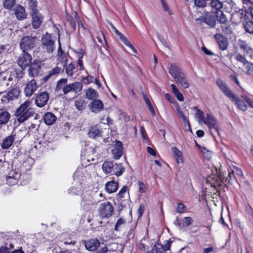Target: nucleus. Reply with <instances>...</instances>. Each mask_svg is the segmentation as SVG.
<instances>
[{
	"label": "nucleus",
	"instance_id": "1",
	"mask_svg": "<svg viewBox=\"0 0 253 253\" xmlns=\"http://www.w3.org/2000/svg\"><path fill=\"white\" fill-rule=\"evenodd\" d=\"M31 101L26 100L15 111V115L17 117L18 121L21 123L33 116L34 112L30 107Z\"/></svg>",
	"mask_w": 253,
	"mask_h": 253
},
{
	"label": "nucleus",
	"instance_id": "2",
	"mask_svg": "<svg viewBox=\"0 0 253 253\" xmlns=\"http://www.w3.org/2000/svg\"><path fill=\"white\" fill-rule=\"evenodd\" d=\"M56 38L52 36L51 34L46 33L44 35L41 39L42 49L45 53L51 54L55 49Z\"/></svg>",
	"mask_w": 253,
	"mask_h": 253
},
{
	"label": "nucleus",
	"instance_id": "3",
	"mask_svg": "<svg viewBox=\"0 0 253 253\" xmlns=\"http://www.w3.org/2000/svg\"><path fill=\"white\" fill-rule=\"evenodd\" d=\"M37 38L29 36H24L20 42L19 46L23 52H27L34 48L36 45Z\"/></svg>",
	"mask_w": 253,
	"mask_h": 253
},
{
	"label": "nucleus",
	"instance_id": "4",
	"mask_svg": "<svg viewBox=\"0 0 253 253\" xmlns=\"http://www.w3.org/2000/svg\"><path fill=\"white\" fill-rule=\"evenodd\" d=\"M20 93L17 88H12L5 92H0V101L1 103L6 104L10 101L16 99Z\"/></svg>",
	"mask_w": 253,
	"mask_h": 253
},
{
	"label": "nucleus",
	"instance_id": "5",
	"mask_svg": "<svg viewBox=\"0 0 253 253\" xmlns=\"http://www.w3.org/2000/svg\"><path fill=\"white\" fill-rule=\"evenodd\" d=\"M98 210L102 218H108L112 215L114 208L110 202H106L99 205Z\"/></svg>",
	"mask_w": 253,
	"mask_h": 253
},
{
	"label": "nucleus",
	"instance_id": "6",
	"mask_svg": "<svg viewBox=\"0 0 253 253\" xmlns=\"http://www.w3.org/2000/svg\"><path fill=\"white\" fill-rule=\"evenodd\" d=\"M196 21L198 22V23L204 22L211 27H214L216 25V18L215 16L209 12L203 13L201 16L196 19Z\"/></svg>",
	"mask_w": 253,
	"mask_h": 253
},
{
	"label": "nucleus",
	"instance_id": "7",
	"mask_svg": "<svg viewBox=\"0 0 253 253\" xmlns=\"http://www.w3.org/2000/svg\"><path fill=\"white\" fill-rule=\"evenodd\" d=\"M83 84L82 82H77L72 84H67L64 88V94L72 92L75 94H79L82 90Z\"/></svg>",
	"mask_w": 253,
	"mask_h": 253
},
{
	"label": "nucleus",
	"instance_id": "8",
	"mask_svg": "<svg viewBox=\"0 0 253 253\" xmlns=\"http://www.w3.org/2000/svg\"><path fill=\"white\" fill-rule=\"evenodd\" d=\"M203 122L207 125L210 129H214V130L220 135L217 121L212 115L210 114H207L206 117Z\"/></svg>",
	"mask_w": 253,
	"mask_h": 253
},
{
	"label": "nucleus",
	"instance_id": "9",
	"mask_svg": "<svg viewBox=\"0 0 253 253\" xmlns=\"http://www.w3.org/2000/svg\"><path fill=\"white\" fill-rule=\"evenodd\" d=\"M22 175V174L18 169L10 171L6 176L7 183L11 186L17 184Z\"/></svg>",
	"mask_w": 253,
	"mask_h": 253
},
{
	"label": "nucleus",
	"instance_id": "10",
	"mask_svg": "<svg viewBox=\"0 0 253 253\" xmlns=\"http://www.w3.org/2000/svg\"><path fill=\"white\" fill-rule=\"evenodd\" d=\"M49 95L46 91L42 92L36 97L35 102L36 105L39 107L44 106L48 102Z\"/></svg>",
	"mask_w": 253,
	"mask_h": 253
},
{
	"label": "nucleus",
	"instance_id": "11",
	"mask_svg": "<svg viewBox=\"0 0 253 253\" xmlns=\"http://www.w3.org/2000/svg\"><path fill=\"white\" fill-rule=\"evenodd\" d=\"M32 61V56L27 52H23L17 62L18 64L22 68H25L28 67L31 63Z\"/></svg>",
	"mask_w": 253,
	"mask_h": 253
},
{
	"label": "nucleus",
	"instance_id": "12",
	"mask_svg": "<svg viewBox=\"0 0 253 253\" xmlns=\"http://www.w3.org/2000/svg\"><path fill=\"white\" fill-rule=\"evenodd\" d=\"M32 17L31 24L32 27L37 29L41 26L43 20V17L39 12L30 14Z\"/></svg>",
	"mask_w": 253,
	"mask_h": 253
},
{
	"label": "nucleus",
	"instance_id": "13",
	"mask_svg": "<svg viewBox=\"0 0 253 253\" xmlns=\"http://www.w3.org/2000/svg\"><path fill=\"white\" fill-rule=\"evenodd\" d=\"M245 98H247V96L241 95L240 98L235 96L231 101L236 105L238 109L245 111L247 109V103L246 102Z\"/></svg>",
	"mask_w": 253,
	"mask_h": 253
},
{
	"label": "nucleus",
	"instance_id": "14",
	"mask_svg": "<svg viewBox=\"0 0 253 253\" xmlns=\"http://www.w3.org/2000/svg\"><path fill=\"white\" fill-rule=\"evenodd\" d=\"M218 46L222 50H225L227 49L228 42L227 38L220 34H216L214 36Z\"/></svg>",
	"mask_w": 253,
	"mask_h": 253
},
{
	"label": "nucleus",
	"instance_id": "15",
	"mask_svg": "<svg viewBox=\"0 0 253 253\" xmlns=\"http://www.w3.org/2000/svg\"><path fill=\"white\" fill-rule=\"evenodd\" d=\"M208 5L210 6L212 12L218 14L222 12L221 10L223 7V2L220 0H211Z\"/></svg>",
	"mask_w": 253,
	"mask_h": 253
},
{
	"label": "nucleus",
	"instance_id": "16",
	"mask_svg": "<svg viewBox=\"0 0 253 253\" xmlns=\"http://www.w3.org/2000/svg\"><path fill=\"white\" fill-rule=\"evenodd\" d=\"M89 107L92 112L97 113L103 109L104 104L100 100L96 99L90 102Z\"/></svg>",
	"mask_w": 253,
	"mask_h": 253
},
{
	"label": "nucleus",
	"instance_id": "17",
	"mask_svg": "<svg viewBox=\"0 0 253 253\" xmlns=\"http://www.w3.org/2000/svg\"><path fill=\"white\" fill-rule=\"evenodd\" d=\"M30 65V67L28 69L29 75L31 77L37 76L41 68V62L40 61L35 60Z\"/></svg>",
	"mask_w": 253,
	"mask_h": 253
},
{
	"label": "nucleus",
	"instance_id": "18",
	"mask_svg": "<svg viewBox=\"0 0 253 253\" xmlns=\"http://www.w3.org/2000/svg\"><path fill=\"white\" fill-rule=\"evenodd\" d=\"M113 157L115 159H119L123 155V144L121 141H117L112 150Z\"/></svg>",
	"mask_w": 253,
	"mask_h": 253
},
{
	"label": "nucleus",
	"instance_id": "19",
	"mask_svg": "<svg viewBox=\"0 0 253 253\" xmlns=\"http://www.w3.org/2000/svg\"><path fill=\"white\" fill-rule=\"evenodd\" d=\"M38 85L36 81L34 80H32L30 83L26 84L24 92L26 96H31L34 92L36 90Z\"/></svg>",
	"mask_w": 253,
	"mask_h": 253
},
{
	"label": "nucleus",
	"instance_id": "20",
	"mask_svg": "<svg viewBox=\"0 0 253 253\" xmlns=\"http://www.w3.org/2000/svg\"><path fill=\"white\" fill-rule=\"evenodd\" d=\"M100 245L99 241L96 239L88 240L84 243L85 248L89 251H95Z\"/></svg>",
	"mask_w": 253,
	"mask_h": 253
},
{
	"label": "nucleus",
	"instance_id": "21",
	"mask_svg": "<svg viewBox=\"0 0 253 253\" xmlns=\"http://www.w3.org/2000/svg\"><path fill=\"white\" fill-rule=\"evenodd\" d=\"M15 14L19 20L25 19L27 17V13L24 7L20 5H17L15 8Z\"/></svg>",
	"mask_w": 253,
	"mask_h": 253
},
{
	"label": "nucleus",
	"instance_id": "22",
	"mask_svg": "<svg viewBox=\"0 0 253 253\" xmlns=\"http://www.w3.org/2000/svg\"><path fill=\"white\" fill-rule=\"evenodd\" d=\"M33 160L32 158L26 157V160L23 162L20 168V172L24 173L25 170L26 171L29 170L32 166Z\"/></svg>",
	"mask_w": 253,
	"mask_h": 253
},
{
	"label": "nucleus",
	"instance_id": "23",
	"mask_svg": "<svg viewBox=\"0 0 253 253\" xmlns=\"http://www.w3.org/2000/svg\"><path fill=\"white\" fill-rule=\"evenodd\" d=\"M15 139V135H10L7 136L4 139H3L1 143V148L3 149L9 148L12 145Z\"/></svg>",
	"mask_w": 253,
	"mask_h": 253
},
{
	"label": "nucleus",
	"instance_id": "24",
	"mask_svg": "<svg viewBox=\"0 0 253 253\" xmlns=\"http://www.w3.org/2000/svg\"><path fill=\"white\" fill-rule=\"evenodd\" d=\"M57 118L55 115L51 112H47L45 114L43 117L44 122L47 125H52L56 121Z\"/></svg>",
	"mask_w": 253,
	"mask_h": 253
},
{
	"label": "nucleus",
	"instance_id": "25",
	"mask_svg": "<svg viewBox=\"0 0 253 253\" xmlns=\"http://www.w3.org/2000/svg\"><path fill=\"white\" fill-rule=\"evenodd\" d=\"M237 44L240 48L245 52H246L248 54H250L253 52V49L249 46L246 41L240 39L238 40Z\"/></svg>",
	"mask_w": 253,
	"mask_h": 253
},
{
	"label": "nucleus",
	"instance_id": "26",
	"mask_svg": "<svg viewBox=\"0 0 253 253\" xmlns=\"http://www.w3.org/2000/svg\"><path fill=\"white\" fill-rule=\"evenodd\" d=\"M85 96L87 99L90 100H95L98 97V93L96 90L92 88H89L86 90Z\"/></svg>",
	"mask_w": 253,
	"mask_h": 253
},
{
	"label": "nucleus",
	"instance_id": "27",
	"mask_svg": "<svg viewBox=\"0 0 253 253\" xmlns=\"http://www.w3.org/2000/svg\"><path fill=\"white\" fill-rule=\"evenodd\" d=\"M169 72L173 77L174 80L182 73L179 67L175 64H172L170 66Z\"/></svg>",
	"mask_w": 253,
	"mask_h": 253
},
{
	"label": "nucleus",
	"instance_id": "28",
	"mask_svg": "<svg viewBox=\"0 0 253 253\" xmlns=\"http://www.w3.org/2000/svg\"><path fill=\"white\" fill-rule=\"evenodd\" d=\"M106 190L109 193L116 192L118 188V183L114 181H109L105 185Z\"/></svg>",
	"mask_w": 253,
	"mask_h": 253
},
{
	"label": "nucleus",
	"instance_id": "29",
	"mask_svg": "<svg viewBox=\"0 0 253 253\" xmlns=\"http://www.w3.org/2000/svg\"><path fill=\"white\" fill-rule=\"evenodd\" d=\"M175 82L182 86L184 88H187L189 87V83L185 78V76L183 73L174 79Z\"/></svg>",
	"mask_w": 253,
	"mask_h": 253
},
{
	"label": "nucleus",
	"instance_id": "30",
	"mask_svg": "<svg viewBox=\"0 0 253 253\" xmlns=\"http://www.w3.org/2000/svg\"><path fill=\"white\" fill-rule=\"evenodd\" d=\"M125 168L121 163L114 165L112 172L117 176H120L124 172Z\"/></svg>",
	"mask_w": 253,
	"mask_h": 253
},
{
	"label": "nucleus",
	"instance_id": "31",
	"mask_svg": "<svg viewBox=\"0 0 253 253\" xmlns=\"http://www.w3.org/2000/svg\"><path fill=\"white\" fill-rule=\"evenodd\" d=\"M119 37V38L120 40L126 46H127L128 47L130 48V49L131 50L132 52L131 54L132 55H134L135 53H136V50L134 48L133 46L129 42V41H127L126 38L124 36L123 34L121 33L120 34V35H118Z\"/></svg>",
	"mask_w": 253,
	"mask_h": 253
},
{
	"label": "nucleus",
	"instance_id": "32",
	"mask_svg": "<svg viewBox=\"0 0 253 253\" xmlns=\"http://www.w3.org/2000/svg\"><path fill=\"white\" fill-rule=\"evenodd\" d=\"M67 83L68 79L67 78L61 79L57 83L55 91L58 92L60 90H62L64 92V88L67 85Z\"/></svg>",
	"mask_w": 253,
	"mask_h": 253
},
{
	"label": "nucleus",
	"instance_id": "33",
	"mask_svg": "<svg viewBox=\"0 0 253 253\" xmlns=\"http://www.w3.org/2000/svg\"><path fill=\"white\" fill-rule=\"evenodd\" d=\"M114 164L112 162L105 161L102 164V169L106 174L111 173L113 171Z\"/></svg>",
	"mask_w": 253,
	"mask_h": 253
},
{
	"label": "nucleus",
	"instance_id": "34",
	"mask_svg": "<svg viewBox=\"0 0 253 253\" xmlns=\"http://www.w3.org/2000/svg\"><path fill=\"white\" fill-rule=\"evenodd\" d=\"M171 151L176 159L177 163H182L183 162L181 152L175 147L171 148Z\"/></svg>",
	"mask_w": 253,
	"mask_h": 253
},
{
	"label": "nucleus",
	"instance_id": "35",
	"mask_svg": "<svg viewBox=\"0 0 253 253\" xmlns=\"http://www.w3.org/2000/svg\"><path fill=\"white\" fill-rule=\"evenodd\" d=\"M244 71L249 76H253V63L248 61L243 65Z\"/></svg>",
	"mask_w": 253,
	"mask_h": 253
},
{
	"label": "nucleus",
	"instance_id": "36",
	"mask_svg": "<svg viewBox=\"0 0 253 253\" xmlns=\"http://www.w3.org/2000/svg\"><path fill=\"white\" fill-rule=\"evenodd\" d=\"M10 114L6 111H0V125L6 124L10 118Z\"/></svg>",
	"mask_w": 253,
	"mask_h": 253
},
{
	"label": "nucleus",
	"instance_id": "37",
	"mask_svg": "<svg viewBox=\"0 0 253 253\" xmlns=\"http://www.w3.org/2000/svg\"><path fill=\"white\" fill-rule=\"evenodd\" d=\"M172 93L177 97V99L180 101H183L184 100V97L183 94L179 91L178 89L174 84L170 85Z\"/></svg>",
	"mask_w": 253,
	"mask_h": 253
},
{
	"label": "nucleus",
	"instance_id": "38",
	"mask_svg": "<svg viewBox=\"0 0 253 253\" xmlns=\"http://www.w3.org/2000/svg\"><path fill=\"white\" fill-rule=\"evenodd\" d=\"M28 9L31 10L30 14L34 13L35 12H39L37 10L38 2L36 0H28Z\"/></svg>",
	"mask_w": 253,
	"mask_h": 253
},
{
	"label": "nucleus",
	"instance_id": "39",
	"mask_svg": "<svg viewBox=\"0 0 253 253\" xmlns=\"http://www.w3.org/2000/svg\"><path fill=\"white\" fill-rule=\"evenodd\" d=\"M100 131L96 126H92L89 129L88 133V136L94 138L100 134Z\"/></svg>",
	"mask_w": 253,
	"mask_h": 253
},
{
	"label": "nucleus",
	"instance_id": "40",
	"mask_svg": "<svg viewBox=\"0 0 253 253\" xmlns=\"http://www.w3.org/2000/svg\"><path fill=\"white\" fill-rule=\"evenodd\" d=\"M222 92L227 96L231 100L234 97L235 95L233 92L227 87V85L221 90Z\"/></svg>",
	"mask_w": 253,
	"mask_h": 253
},
{
	"label": "nucleus",
	"instance_id": "41",
	"mask_svg": "<svg viewBox=\"0 0 253 253\" xmlns=\"http://www.w3.org/2000/svg\"><path fill=\"white\" fill-rule=\"evenodd\" d=\"M244 27L245 31L250 33L253 34V22L249 21L246 22L244 24Z\"/></svg>",
	"mask_w": 253,
	"mask_h": 253
},
{
	"label": "nucleus",
	"instance_id": "42",
	"mask_svg": "<svg viewBox=\"0 0 253 253\" xmlns=\"http://www.w3.org/2000/svg\"><path fill=\"white\" fill-rule=\"evenodd\" d=\"M15 0H4V7L7 9H10L15 4Z\"/></svg>",
	"mask_w": 253,
	"mask_h": 253
},
{
	"label": "nucleus",
	"instance_id": "43",
	"mask_svg": "<svg viewBox=\"0 0 253 253\" xmlns=\"http://www.w3.org/2000/svg\"><path fill=\"white\" fill-rule=\"evenodd\" d=\"M82 187L80 184H78L77 187L74 189L73 187H72L70 189H69V193H72V194L79 195L82 193Z\"/></svg>",
	"mask_w": 253,
	"mask_h": 253
},
{
	"label": "nucleus",
	"instance_id": "44",
	"mask_svg": "<svg viewBox=\"0 0 253 253\" xmlns=\"http://www.w3.org/2000/svg\"><path fill=\"white\" fill-rule=\"evenodd\" d=\"M234 58L238 61L242 63L243 64V65H244L246 62H248V61L246 59V58L243 55L240 53H237L235 54Z\"/></svg>",
	"mask_w": 253,
	"mask_h": 253
},
{
	"label": "nucleus",
	"instance_id": "45",
	"mask_svg": "<svg viewBox=\"0 0 253 253\" xmlns=\"http://www.w3.org/2000/svg\"><path fill=\"white\" fill-rule=\"evenodd\" d=\"M75 69L74 64L71 62L66 68V72L68 76H72L73 75V70Z\"/></svg>",
	"mask_w": 253,
	"mask_h": 253
},
{
	"label": "nucleus",
	"instance_id": "46",
	"mask_svg": "<svg viewBox=\"0 0 253 253\" xmlns=\"http://www.w3.org/2000/svg\"><path fill=\"white\" fill-rule=\"evenodd\" d=\"M175 107L177 114H178L179 117L181 119V120L187 117L186 115L184 113V112H183L181 110L179 105L177 103H176L175 104Z\"/></svg>",
	"mask_w": 253,
	"mask_h": 253
},
{
	"label": "nucleus",
	"instance_id": "47",
	"mask_svg": "<svg viewBox=\"0 0 253 253\" xmlns=\"http://www.w3.org/2000/svg\"><path fill=\"white\" fill-rule=\"evenodd\" d=\"M75 105L77 109L79 110H82L85 108L84 101L82 99L76 101Z\"/></svg>",
	"mask_w": 253,
	"mask_h": 253
},
{
	"label": "nucleus",
	"instance_id": "48",
	"mask_svg": "<svg viewBox=\"0 0 253 253\" xmlns=\"http://www.w3.org/2000/svg\"><path fill=\"white\" fill-rule=\"evenodd\" d=\"M196 118L198 119V121L199 124L201 123V122H203L204 120L205 119L204 113L200 109H197L196 113Z\"/></svg>",
	"mask_w": 253,
	"mask_h": 253
},
{
	"label": "nucleus",
	"instance_id": "49",
	"mask_svg": "<svg viewBox=\"0 0 253 253\" xmlns=\"http://www.w3.org/2000/svg\"><path fill=\"white\" fill-rule=\"evenodd\" d=\"M233 172L234 173V177L237 179L238 178H242L243 173L242 170L238 168H234L233 169Z\"/></svg>",
	"mask_w": 253,
	"mask_h": 253
},
{
	"label": "nucleus",
	"instance_id": "50",
	"mask_svg": "<svg viewBox=\"0 0 253 253\" xmlns=\"http://www.w3.org/2000/svg\"><path fill=\"white\" fill-rule=\"evenodd\" d=\"M247 12L246 10L243 9H239V11H237L235 15L239 17L241 20L245 19L246 16Z\"/></svg>",
	"mask_w": 253,
	"mask_h": 253
},
{
	"label": "nucleus",
	"instance_id": "51",
	"mask_svg": "<svg viewBox=\"0 0 253 253\" xmlns=\"http://www.w3.org/2000/svg\"><path fill=\"white\" fill-rule=\"evenodd\" d=\"M183 226L188 227L192 224L193 220L190 217H185L182 219Z\"/></svg>",
	"mask_w": 253,
	"mask_h": 253
},
{
	"label": "nucleus",
	"instance_id": "52",
	"mask_svg": "<svg viewBox=\"0 0 253 253\" xmlns=\"http://www.w3.org/2000/svg\"><path fill=\"white\" fill-rule=\"evenodd\" d=\"M162 248L160 245H155L152 249L147 253H162Z\"/></svg>",
	"mask_w": 253,
	"mask_h": 253
},
{
	"label": "nucleus",
	"instance_id": "53",
	"mask_svg": "<svg viewBox=\"0 0 253 253\" xmlns=\"http://www.w3.org/2000/svg\"><path fill=\"white\" fill-rule=\"evenodd\" d=\"M8 78V73L6 72H0V82L3 84L7 81Z\"/></svg>",
	"mask_w": 253,
	"mask_h": 253
},
{
	"label": "nucleus",
	"instance_id": "54",
	"mask_svg": "<svg viewBox=\"0 0 253 253\" xmlns=\"http://www.w3.org/2000/svg\"><path fill=\"white\" fill-rule=\"evenodd\" d=\"M221 29L225 34L229 35L232 33V28L230 26L226 25L223 26L221 27Z\"/></svg>",
	"mask_w": 253,
	"mask_h": 253
},
{
	"label": "nucleus",
	"instance_id": "55",
	"mask_svg": "<svg viewBox=\"0 0 253 253\" xmlns=\"http://www.w3.org/2000/svg\"><path fill=\"white\" fill-rule=\"evenodd\" d=\"M125 223V220L120 218L118 220L115 226V230L116 231H119L120 230V227Z\"/></svg>",
	"mask_w": 253,
	"mask_h": 253
},
{
	"label": "nucleus",
	"instance_id": "56",
	"mask_svg": "<svg viewBox=\"0 0 253 253\" xmlns=\"http://www.w3.org/2000/svg\"><path fill=\"white\" fill-rule=\"evenodd\" d=\"M201 151L204 153V157L208 160H210L211 158L212 154L211 152L206 150V149L205 148H203V150Z\"/></svg>",
	"mask_w": 253,
	"mask_h": 253
},
{
	"label": "nucleus",
	"instance_id": "57",
	"mask_svg": "<svg viewBox=\"0 0 253 253\" xmlns=\"http://www.w3.org/2000/svg\"><path fill=\"white\" fill-rule=\"evenodd\" d=\"M138 184L139 185V192L141 193H145L146 191V187L145 185L142 182L138 181Z\"/></svg>",
	"mask_w": 253,
	"mask_h": 253
},
{
	"label": "nucleus",
	"instance_id": "58",
	"mask_svg": "<svg viewBox=\"0 0 253 253\" xmlns=\"http://www.w3.org/2000/svg\"><path fill=\"white\" fill-rule=\"evenodd\" d=\"M127 186H124L123 188L121 189V190L119 191V193L118 194V198H122L124 197V195L126 193L127 191Z\"/></svg>",
	"mask_w": 253,
	"mask_h": 253
},
{
	"label": "nucleus",
	"instance_id": "59",
	"mask_svg": "<svg viewBox=\"0 0 253 253\" xmlns=\"http://www.w3.org/2000/svg\"><path fill=\"white\" fill-rule=\"evenodd\" d=\"M221 12V13L218 17V21H219L220 23L225 24L227 22V20L223 13L222 12Z\"/></svg>",
	"mask_w": 253,
	"mask_h": 253
},
{
	"label": "nucleus",
	"instance_id": "60",
	"mask_svg": "<svg viewBox=\"0 0 253 253\" xmlns=\"http://www.w3.org/2000/svg\"><path fill=\"white\" fill-rule=\"evenodd\" d=\"M155 245H160L162 248V253H165V251H168L170 248V244L169 242H168L166 245L163 246L160 244H157Z\"/></svg>",
	"mask_w": 253,
	"mask_h": 253
},
{
	"label": "nucleus",
	"instance_id": "61",
	"mask_svg": "<svg viewBox=\"0 0 253 253\" xmlns=\"http://www.w3.org/2000/svg\"><path fill=\"white\" fill-rule=\"evenodd\" d=\"M136 227V224H134V225H132L128 232L127 236L129 237H133L134 235L135 229Z\"/></svg>",
	"mask_w": 253,
	"mask_h": 253
},
{
	"label": "nucleus",
	"instance_id": "62",
	"mask_svg": "<svg viewBox=\"0 0 253 253\" xmlns=\"http://www.w3.org/2000/svg\"><path fill=\"white\" fill-rule=\"evenodd\" d=\"M185 209L186 207L183 203H179L178 204L176 210L177 212L181 213L185 211Z\"/></svg>",
	"mask_w": 253,
	"mask_h": 253
},
{
	"label": "nucleus",
	"instance_id": "63",
	"mask_svg": "<svg viewBox=\"0 0 253 253\" xmlns=\"http://www.w3.org/2000/svg\"><path fill=\"white\" fill-rule=\"evenodd\" d=\"M182 122L184 124V126L186 127V129L187 130H191L190 125L188 120L187 119V117L186 118L182 119Z\"/></svg>",
	"mask_w": 253,
	"mask_h": 253
},
{
	"label": "nucleus",
	"instance_id": "64",
	"mask_svg": "<svg viewBox=\"0 0 253 253\" xmlns=\"http://www.w3.org/2000/svg\"><path fill=\"white\" fill-rule=\"evenodd\" d=\"M161 0V3H162V4L163 5V7L164 10L168 12L169 14H171V11L169 7V5L167 4L166 2L164 0Z\"/></svg>",
	"mask_w": 253,
	"mask_h": 253
}]
</instances>
